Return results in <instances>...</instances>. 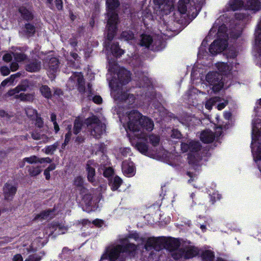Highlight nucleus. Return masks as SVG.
<instances>
[{"label":"nucleus","mask_w":261,"mask_h":261,"mask_svg":"<svg viewBox=\"0 0 261 261\" xmlns=\"http://www.w3.org/2000/svg\"><path fill=\"white\" fill-rule=\"evenodd\" d=\"M128 121L125 130L135 133L139 138L145 139V132H151L154 127L153 121L149 118L143 116L137 111H132L128 114Z\"/></svg>","instance_id":"obj_1"},{"label":"nucleus","mask_w":261,"mask_h":261,"mask_svg":"<svg viewBox=\"0 0 261 261\" xmlns=\"http://www.w3.org/2000/svg\"><path fill=\"white\" fill-rule=\"evenodd\" d=\"M151 247L156 250H160L166 248L171 252L173 257V254L178 252L177 250H182L183 247H180V242L177 239H168L165 238H149L145 245L147 249L148 247Z\"/></svg>","instance_id":"obj_2"},{"label":"nucleus","mask_w":261,"mask_h":261,"mask_svg":"<svg viewBox=\"0 0 261 261\" xmlns=\"http://www.w3.org/2000/svg\"><path fill=\"white\" fill-rule=\"evenodd\" d=\"M107 6V39L111 41L117 30L116 24L118 22V15L116 9L119 7L120 3L118 0H106Z\"/></svg>","instance_id":"obj_3"},{"label":"nucleus","mask_w":261,"mask_h":261,"mask_svg":"<svg viewBox=\"0 0 261 261\" xmlns=\"http://www.w3.org/2000/svg\"><path fill=\"white\" fill-rule=\"evenodd\" d=\"M181 148L182 150L185 152L188 150L190 151L188 156L189 163L193 169H198L199 162L201 159V156L199 152L201 149L200 143L195 141H192L189 144L182 143Z\"/></svg>","instance_id":"obj_4"},{"label":"nucleus","mask_w":261,"mask_h":261,"mask_svg":"<svg viewBox=\"0 0 261 261\" xmlns=\"http://www.w3.org/2000/svg\"><path fill=\"white\" fill-rule=\"evenodd\" d=\"M67 85L70 89L77 87L80 92L85 93L87 97H90L92 95V85L89 83L87 89H85V81L81 72H74L69 79Z\"/></svg>","instance_id":"obj_5"},{"label":"nucleus","mask_w":261,"mask_h":261,"mask_svg":"<svg viewBox=\"0 0 261 261\" xmlns=\"http://www.w3.org/2000/svg\"><path fill=\"white\" fill-rule=\"evenodd\" d=\"M137 248V246L132 243H128L125 246L117 245L108 249V256L110 261H114L117 259L122 260L124 259L123 254L124 253L133 252Z\"/></svg>","instance_id":"obj_6"},{"label":"nucleus","mask_w":261,"mask_h":261,"mask_svg":"<svg viewBox=\"0 0 261 261\" xmlns=\"http://www.w3.org/2000/svg\"><path fill=\"white\" fill-rule=\"evenodd\" d=\"M85 122L91 135L96 138H100L106 132V125L96 116L88 118Z\"/></svg>","instance_id":"obj_7"},{"label":"nucleus","mask_w":261,"mask_h":261,"mask_svg":"<svg viewBox=\"0 0 261 261\" xmlns=\"http://www.w3.org/2000/svg\"><path fill=\"white\" fill-rule=\"evenodd\" d=\"M222 79V75L217 72H210L206 76V81L213 86V90L215 92H218L223 87Z\"/></svg>","instance_id":"obj_8"},{"label":"nucleus","mask_w":261,"mask_h":261,"mask_svg":"<svg viewBox=\"0 0 261 261\" xmlns=\"http://www.w3.org/2000/svg\"><path fill=\"white\" fill-rule=\"evenodd\" d=\"M28 86L25 85H20L17 86L13 89L10 90L8 92L9 96L15 95V98L20 99L22 101H32L34 99V95L32 94H24L18 93L21 91H25L27 90Z\"/></svg>","instance_id":"obj_9"},{"label":"nucleus","mask_w":261,"mask_h":261,"mask_svg":"<svg viewBox=\"0 0 261 261\" xmlns=\"http://www.w3.org/2000/svg\"><path fill=\"white\" fill-rule=\"evenodd\" d=\"M178 252L173 254V257L175 259H178L184 257L185 258H190L198 253V250L196 248L193 246H188L182 248V250H177Z\"/></svg>","instance_id":"obj_10"},{"label":"nucleus","mask_w":261,"mask_h":261,"mask_svg":"<svg viewBox=\"0 0 261 261\" xmlns=\"http://www.w3.org/2000/svg\"><path fill=\"white\" fill-rule=\"evenodd\" d=\"M226 36L223 39H218L215 40L211 45L209 50L213 55H216L223 51L227 46V40Z\"/></svg>","instance_id":"obj_11"},{"label":"nucleus","mask_w":261,"mask_h":261,"mask_svg":"<svg viewBox=\"0 0 261 261\" xmlns=\"http://www.w3.org/2000/svg\"><path fill=\"white\" fill-rule=\"evenodd\" d=\"M154 2L165 14H168L174 9L173 0H154Z\"/></svg>","instance_id":"obj_12"},{"label":"nucleus","mask_w":261,"mask_h":261,"mask_svg":"<svg viewBox=\"0 0 261 261\" xmlns=\"http://www.w3.org/2000/svg\"><path fill=\"white\" fill-rule=\"evenodd\" d=\"M122 170L123 174L127 177H132L135 174L134 163L128 161L123 162L122 164Z\"/></svg>","instance_id":"obj_13"},{"label":"nucleus","mask_w":261,"mask_h":261,"mask_svg":"<svg viewBox=\"0 0 261 261\" xmlns=\"http://www.w3.org/2000/svg\"><path fill=\"white\" fill-rule=\"evenodd\" d=\"M83 194V201L84 203L88 207H92L94 206L97 202L96 196L90 192L84 193Z\"/></svg>","instance_id":"obj_14"},{"label":"nucleus","mask_w":261,"mask_h":261,"mask_svg":"<svg viewBox=\"0 0 261 261\" xmlns=\"http://www.w3.org/2000/svg\"><path fill=\"white\" fill-rule=\"evenodd\" d=\"M16 187L10 184L6 183L3 189L5 198L7 200L11 199L16 192Z\"/></svg>","instance_id":"obj_15"},{"label":"nucleus","mask_w":261,"mask_h":261,"mask_svg":"<svg viewBox=\"0 0 261 261\" xmlns=\"http://www.w3.org/2000/svg\"><path fill=\"white\" fill-rule=\"evenodd\" d=\"M117 75L119 82L122 85H125L129 81L130 72L124 68H120Z\"/></svg>","instance_id":"obj_16"},{"label":"nucleus","mask_w":261,"mask_h":261,"mask_svg":"<svg viewBox=\"0 0 261 261\" xmlns=\"http://www.w3.org/2000/svg\"><path fill=\"white\" fill-rule=\"evenodd\" d=\"M86 171L87 172V178L89 182L95 186L96 181L95 180V171L93 167L91 166L89 163L86 166Z\"/></svg>","instance_id":"obj_17"},{"label":"nucleus","mask_w":261,"mask_h":261,"mask_svg":"<svg viewBox=\"0 0 261 261\" xmlns=\"http://www.w3.org/2000/svg\"><path fill=\"white\" fill-rule=\"evenodd\" d=\"M215 137L212 131L205 130L201 133L200 139L205 143H209L213 141Z\"/></svg>","instance_id":"obj_18"},{"label":"nucleus","mask_w":261,"mask_h":261,"mask_svg":"<svg viewBox=\"0 0 261 261\" xmlns=\"http://www.w3.org/2000/svg\"><path fill=\"white\" fill-rule=\"evenodd\" d=\"M55 215L54 210H48L44 211L41 212L40 214L37 215L34 219L35 220L40 219V220H49L53 218Z\"/></svg>","instance_id":"obj_19"},{"label":"nucleus","mask_w":261,"mask_h":261,"mask_svg":"<svg viewBox=\"0 0 261 261\" xmlns=\"http://www.w3.org/2000/svg\"><path fill=\"white\" fill-rule=\"evenodd\" d=\"M59 63L58 60L56 58H52L49 60L48 63V71L51 74L56 72L59 68Z\"/></svg>","instance_id":"obj_20"},{"label":"nucleus","mask_w":261,"mask_h":261,"mask_svg":"<svg viewBox=\"0 0 261 261\" xmlns=\"http://www.w3.org/2000/svg\"><path fill=\"white\" fill-rule=\"evenodd\" d=\"M25 69L29 72H38L41 69V62L38 61L31 62L26 65Z\"/></svg>","instance_id":"obj_21"},{"label":"nucleus","mask_w":261,"mask_h":261,"mask_svg":"<svg viewBox=\"0 0 261 261\" xmlns=\"http://www.w3.org/2000/svg\"><path fill=\"white\" fill-rule=\"evenodd\" d=\"M116 98L120 99L121 101H126L129 104H132L135 102L134 95L125 92L121 93L120 95H118Z\"/></svg>","instance_id":"obj_22"},{"label":"nucleus","mask_w":261,"mask_h":261,"mask_svg":"<svg viewBox=\"0 0 261 261\" xmlns=\"http://www.w3.org/2000/svg\"><path fill=\"white\" fill-rule=\"evenodd\" d=\"M50 230V233L49 236L52 234L55 230H56L57 229H59L58 234H64L67 230V228L64 226H62L60 224L58 223H54L51 224V226L49 228Z\"/></svg>","instance_id":"obj_23"},{"label":"nucleus","mask_w":261,"mask_h":261,"mask_svg":"<svg viewBox=\"0 0 261 261\" xmlns=\"http://www.w3.org/2000/svg\"><path fill=\"white\" fill-rule=\"evenodd\" d=\"M74 185L80 191L81 194H84L87 191L84 187V179L81 176H77L75 178Z\"/></svg>","instance_id":"obj_24"},{"label":"nucleus","mask_w":261,"mask_h":261,"mask_svg":"<svg viewBox=\"0 0 261 261\" xmlns=\"http://www.w3.org/2000/svg\"><path fill=\"white\" fill-rule=\"evenodd\" d=\"M247 6L249 9L257 11L260 8L261 3L259 0H247Z\"/></svg>","instance_id":"obj_25"},{"label":"nucleus","mask_w":261,"mask_h":261,"mask_svg":"<svg viewBox=\"0 0 261 261\" xmlns=\"http://www.w3.org/2000/svg\"><path fill=\"white\" fill-rule=\"evenodd\" d=\"M19 12L23 19L27 20H31L33 18V15L32 12L26 9L24 7H20Z\"/></svg>","instance_id":"obj_26"},{"label":"nucleus","mask_w":261,"mask_h":261,"mask_svg":"<svg viewBox=\"0 0 261 261\" xmlns=\"http://www.w3.org/2000/svg\"><path fill=\"white\" fill-rule=\"evenodd\" d=\"M122 182V179L118 176H116L114 178L111 179L110 181V185L113 191L117 190L120 186Z\"/></svg>","instance_id":"obj_27"},{"label":"nucleus","mask_w":261,"mask_h":261,"mask_svg":"<svg viewBox=\"0 0 261 261\" xmlns=\"http://www.w3.org/2000/svg\"><path fill=\"white\" fill-rule=\"evenodd\" d=\"M141 37L140 45L142 46L148 47L152 42V38L150 35L144 34Z\"/></svg>","instance_id":"obj_28"},{"label":"nucleus","mask_w":261,"mask_h":261,"mask_svg":"<svg viewBox=\"0 0 261 261\" xmlns=\"http://www.w3.org/2000/svg\"><path fill=\"white\" fill-rule=\"evenodd\" d=\"M243 4V0H230L228 5L231 10L235 11L242 7Z\"/></svg>","instance_id":"obj_29"},{"label":"nucleus","mask_w":261,"mask_h":261,"mask_svg":"<svg viewBox=\"0 0 261 261\" xmlns=\"http://www.w3.org/2000/svg\"><path fill=\"white\" fill-rule=\"evenodd\" d=\"M23 31L25 35L30 37L33 36L35 34L36 32V28L33 24L28 23L25 24Z\"/></svg>","instance_id":"obj_30"},{"label":"nucleus","mask_w":261,"mask_h":261,"mask_svg":"<svg viewBox=\"0 0 261 261\" xmlns=\"http://www.w3.org/2000/svg\"><path fill=\"white\" fill-rule=\"evenodd\" d=\"M216 65L219 71L222 74H227L230 70L229 67L225 63H218Z\"/></svg>","instance_id":"obj_31"},{"label":"nucleus","mask_w":261,"mask_h":261,"mask_svg":"<svg viewBox=\"0 0 261 261\" xmlns=\"http://www.w3.org/2000/svg\"><path fill=\"white\" fill-rule=\"evenodd\" d=\"M111 50L112 54L116 57L121 56L124 53L123 50L120 48L117 43H113L112 44Z\"/></svg>","instance_id":"obj_32"},{"label":"nucleus","mask_w":261,"mask_h":261,"mask_svg":"<svg viewBox=\"0 0 261 261\" xmlns=\"http://www.w3.org/2000/svg\"><path fill=\"white\" fill-rule=\"evenodd\" d=\"M59 145V143L57 142L53 145L46 146L45 148L42 149V151H44L47 154H52L54 153V151L57 149Z\"/></svg>","instance_id":"obj_33"},{"label":"nucleus","mask_w":261,"mask_h":261,"mask_svg":"<svg viewBox=\"0 0 261 261\" xmlns=\"http://www.w3.org/2000/svg\"><path fill=\"white\" fill-rule=\"evenodd\" d=\"M40 91L42 95L46 98H50L51 97L50 88L46 85L42 86L40 88Z\"/></svg>","instance_id":"obj_34"},{"label":"nucleus","mask_w":261,"mask_h":261,"mask_svg":"<svg viewBox=\"0 0 261 261\" xmlns=\"http://www.w3.org/2000/svg\"><path fill=\"white\" fill-rule=\"evenodd\" d=\"M221 101V98L219 97H214L208 100L205 103V108L208 110H211L213 105L217 102Z\"/></svg>","instance_id":"obj_35"},{"label":"nucleus","mask_w":261,"mask_h":261,"mask_svg":"<svg viewBox=\"0 0 261 261\" xmlns=\"http://www.w3.org/2000/svg\"><path fill=\"white\" fill-rule=\"evenodd\" d=\"M28 172L31 176H35L39 175L41 172L40 166H28Z\"/></svg>","instance_id":"obj_36"},{"label":"nucleus","mask_w":261,"mask_h":261,"mask_svg":"<svg viewBox=\"0 0 261 261\" xmlns=\"http://www.w3.org/2000/svg\"><path fill=\"white\" fill-rule=\"evenodd\" d=\"M136 147L141 153L146 154L148 151V145L143 142H137Z\"/></svg>","instance_id":"obj_37"},{"label":"nucleus","mask_w":261,"mask_h":261,"mask_svg":"<svg viewBox=\"0 0 261 261\" xmlns=\"http://www.w3.org/2000/svg\"><path fill=\"white\" fill-rule=\"evenodd\" d=\"M82 125V121L80 119L76 118L74 123L73 133L74 134L77 135L80 132Z\"/></svg>","instance_id":"obj_38"},{"label":"nucleus","mask_w":261,"mask_h":261,"mask_svg":"<svg viewBox=\"0 0 261 261\" xmlns=\"http://www.w3.org/2000/svg\"><path fill=\"white\" fill-rule=\"evenodd\" d=\"M185 0H179L178 9L181 14H185L187 12V5L189 2H185Z\"/></svg>","instance_id":"obj_39"},{"label":"nucleus","mask_w":261,"mask_h":261,"mask_svg":"<svg viewBox=\"0 0 261 261\" xmlns=\"http://www.w3.org/2000/svg\"><path fill=\"white\" fill-rule=\"evenodd\" d=\"M149 140L153 146H156L159 144L160 138L158 135L151 134L149 136Z\"/></svg>","instance_id":"obj_40"},{"label":"nucleus","mask_w":261,"mask_h":261,"mask_svg":"<svg viewBox=\"0 0 261 261\" xmlns=\"http://www.w3.org/2000/svg\"><path fill=\"white\" fill-rule=\"evenodd\" d=\"M13 55L15 60L17 62L23 61L27 59V55L22 53L16 52L13 53Z\"/></svg>","instance_id":"obj_41"},{"label":"nucleus","mask_w":261,"mask_h":261,"mask_svg":"<svg viewBox=\"0 0 261 261\" xmlns=\"http://www.w3.org/2000/svg\"><path fill=\"white\" fill-rule=\"evenodd\" d=\"M202 257L204 261H212L214 257V255L212 251L206 250L203 253Z\"/></svg>","instance_id":"obj_42"},{"label":"nucleus","mask_w":261,"mask_h":261,"mask_svg":"<svg viewBox=\"0 0 261 261\" xmlns=\"http://www.w3.org/2000/svg\"><path fill=\"white\" fill-rule=\"evenodd\" d=\"M121 37L125 40H130L134 38V34L130 31H123L121 34Z\"/></svg>","instance_id":"obj_43"},{"label":"nucleus","mask_w":261,"mask_h":261,"mask_svg":"<svg viewBox=\"0 0 261 261\" xmlns=\"http://www.w3.org/2000/svg\"><path fill=\"white\" fill-rule=\"evenodd\" d=\"M23 162H27L29 164L38 163V158L36 155H32L30 157L25 158L23 160Z\"/></svg>","instance_id":"obj_44"},{"label":"nucleus","mask_w":261,"mask_h":261,"mask_svg":"<svg viewBox=\"0 0 261 261\" xmlns=\"http://www.w3.org/2000/svg\"><path fill=\"white\" fill-rule=\"evenodd\" d=\"M25 113L27 115V116L29 117H33L35 116H37V112L35 110L32 109V108H28L25 109Z\"/></svg>","instance_id":"obj_45"},{"label":"nucleus","mask_w":261,"mask_h":261,"mask_svg":"<svg viewBox=\"0 0 261 261\" xmlns=\"http://www.w3.org/2000/svg\"><path fill=\"white\" fill-rule=\"evenodd\" d=\"M16 76V74L11 75L9 78L5 80L1 83V86L5 87L9 82L12 83Z\"/></svg>","instance_id":"obj_46"},{"label":"nucleus","mask_w":261,"mask_h":261,"mask_svg":"<svg viewBox=\"0 0 261 261\" xmlns=\"http://www.w3.org/2000/svg\"><path fill=\"white\" fill-rule=\"evenodd\" d=\"M114 173L113 169L111 167H108L106 168L104 171L103 174L104 176L106 177H109Z\"/></svg>","instance_id":"obj_47"},{"label":"nucleus","mask_w":261,"mask_h":261,"mask_svg":"<svg viewBox=\"0 0 261 261\" xmlns=\"http://www.w3.org/2000/svg\"><path fill=\"white\" fill-rule=\"evenodd\" d=\"M32 137L33 139L36 140H39L41 139H43L44 138H45L46 139H47V138L44 135H41L38 133L36 132H33L32 134Z\"/></svg>","instance_id":"obj_48"},{"label":"nucleus","mask_w":261,"mask_h":261,"mask_svg":"<svg viewBox=\"0 0 261 261\" xmlns=\"http://www.w3.org/2000/svg\"><path fill=\"white\" fill-rule=\"evenodd\" d=\"M41 259V257L37 254H33L30 255L28 258H27L25 261H40Z\"/></svg>","instance_id":"obj_49"},{"label":"nucleus","mask_w":261,"mask_h":261,"mask_svg":"<svg viewBox=\"0 0 261 261\" xmlns=\"http://www.w3.org/2000/svg\"><path fill=\"white\" fill-rule=\"evenodd\" d=\"M2 74L4 76L8 75L10 73V69L7 66H2L0 69Z\"/></svg>","instance_id":"obj_50"},{"label":"nucleus","mask_w":261,"mask_h":261,"mask_svg":"<svg viewBox=\"0 0 261 261\" xmlns=\"http://www.w3.org/2000/svg\"><path fill=\"white\" fill-rule=\"evenodd\" d=\"M36 125L39 128H41L43 127L44 124V122L42 120V119L38 116H36Z\"/></svg>","instance_id":"obj_51"},{"label":"nucleus","mask_w":261,"mask_h":261,"mask_svg":"<svg viewBox=\"0 0 261 261\" xmlns=\"http://www.w3.org/2000/svg\"><path fill=\"white\" fill-rule=\"evenodd\" d=\"M171 136L173 138L179 139L181 137V134L178 130L174 129L172 130Z\"/></svg>","instance_id":"obj_52"},{"label":"nucleus","mask_w":261,"mask_h":261,"mask_svg":"<svg viewBox=\"0 0 261 261\" xmlns=\"http://www.w3.org/2000/svg\"><path fill=\"white\" fill-rule=\"evenodd\" d=\"M56 7L58 10L60 11L63 9V2L62 0H55Z\"/></svg>","instance_id":"obj_53"},{"label":"nucleus","mask_w":261,"mask_h":261,"mask_svg":"<svg viewBox=\"0 0 261 261\" xmlns=\"http://www.w3.org/2000/svg\"><path fill=\"white\" fill-rule=\"evenodd\" d=\"M128 239H133L135 241H138L141 239L139 238V234L137 233H134L132 234H129L127 237L125 239L126 240H128Z\"/></svg>","instance_id":"obj_54"},{"label":"nucleus","mask_w":261,"mask_h":261,"mask_svg":"<svg viewBox=\"0 0 261 261\" xmlns=\"http://www.w3.org/2000/svg\"><path fill=\"white\" fill-rule=\"evenodd\" d=\"M68 132L65 135V142H69L71 136V125L68 126Z\"/></svg>","instance_id":"obj_55"},{"label":"nucleus","mask_w":261,"mask_h":261,"mask_svg":"<svg viewBox=\"0 0 261 261\" xmlns=\"http://www.w3.org/2000/svg\"><path fill=\"white\" fill-rule=\"evenodd\" d=\"M17 62H13L11 63L10 69L12 71H15L18 69L19 65Z\"/></svg>","instance_id":"obj_56"},{"label":"nucleus","mask_w":261,"mask_h":261,"mask_svg":"<svg viewBox=\"0 0 261 261\" xmlns=\"http://www.w3.org/2000/svg\"><path fill=\"white\" fill-rule=\"evenodd\" d=\"M52 162V160L49 158H38V163H43L44 162L50 163Z\"/></svg>","instance_id":"obj_57"},{"label":"nucleus","mask_w":261,"mask_h":261,"mask_svg":"<svg viewBox=\"0 0 261 261\" xmlns=\"http://www.w3.org/2000/svg\"><path fill=\"white\" fill-rule=\"evenodd\" d=\"M228 102L226 100H224L222 102H220L217 105V109L219 110H221L224 109L227 105Z\"/></svg>","instance_id":"obj_58"},{"label":"nucleus","mask_w":261,"mask_h":261,"mask_svg":"<svg viewBox=\"0 0 261 261\" xmlns=\"http://www.w3.org/2000/svg\"><path fill=\"white\" fill-rule=\"evenodd\" d=\"M3 60L5 62H9L12 60V56L9 54H6L3 57Z\"/></svg>","instance_id":"obj_59"},{"label":"nucleus","mask_w":261,"mask_h":261,"mask_svg":"<svg viewBox=\"0 0 261 261\" xmlns=\"http://www.w3.org/2000/svg\"><path fill=\"white\" fill-rule=\"evenodd\" d=\"M235 16L237 19L241 20L244 19L246 15L243 13H238L236 14Z\"/></svg>","instance_id":"obj_60"},{"label":"nucleus","mask_w":261,"mask_h":261,"mask_svg":"<svg viewBox=\"0 0 261 261\" xmlns=\"http://www.w3.org/2000/svg\"><path fill=\"white\" fill-rule=\"evenodd\" d=\"M13 261H23V258L21 254H17L13 256Z\"/></svg>","instance_id":"obj_61"},{"label":"nucleus","mask_w":261,"mask_h":261,"mask_svg":"<svg viewBox=\"0 0 261 261\" xmlns=\"http://www.w3.org/2000/svg\"><path fill=\"white\" fill-rule=\"evenodd\" d=\"M93 101L96 103H100L102 102V98L100 96H95L93 97Z\"/></svg>","instance_id":"obj_62"},{"label":"nucleus","mask_w":261,"mask_h":261,"mask_svg":"<svg viewBox=\"0 0 261 261\" xmlns=\"http://www.w3.org/2000/svg\"><path fill=\"white\" fill-rule=\"evenodd\" d=\"M130 152V150L129 148H125L123 149H121V153L123 155H126L127 154H129Z\"/></svg>","instance_id":"obj_63"},{"label":"nucleus","mask_w":261,"mask_h":261,"mask_svg":"<svg viewBox=\"0 0 261 261\" xmlns=\"http://www.w3.org/2000/svg\"><path fill=\"white\" fill-rule=\"evenodd\" d=\"M93 223L97 226H101L103 223V222L101 220L96 219L93 221Z\"/></svg>","instance_id":"obj_64"}]
</instances>
